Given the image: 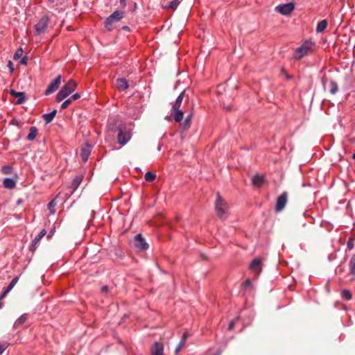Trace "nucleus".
I'll use <instances>...</instances> for the list:
<instances>
[{"instance_id":"4be33fe9","label":"nucleus","mask_w":355,"mask_h":355,"mask_svg":"<svg viewBox=\"0 0 355 355\" xmlns=\"http://www.w3.org/2000/svg\"><path fill=\"white\" fill-rule=\"evenodd\" d=\"M184 93L185 92L183 91L180 94L172 107H175V109L180 108L184 96Z\"/></svg>"},{"instance_id":"5fc2aeb1","label":"nucleus","mask_w":355,"mask_h":355,"mask_svg":"<svg viewBox=\"0 0 355 355\" xmlns=\"http://www.w3.org/2000/svg\"><path fill=\"white\" fill-rule=\"evenodd\" d=\"M353 159L355 160V153L353 154V156H352Z\"/></svg>"},{"instance_id":"c85d7f7f","label":"nucleus","mask_w":355,"mask_h":355,"mask_svg":"<svg viewBox=\"0 0 355 355\" xmlns=\"http://www.w3.org/2000/svg\"><path fill=\"white\" fill-rule=\"evenodd\" d=\"M46 233V232L45 230H42L33 239L34 243H37L42 239V238L44 236Z\"/></svg>"},{"instance_id":"72a5a7b5","label":"nucleus","mask_w":355,"mask_h":355,"mask_svg":"<svg viewBox=\"0 0 355 355\" xmlns=\"http://www.w3.org/2000/svg\"><path fill=\"white\" fill-rule=\"evenodd\" d=\"M179 4V2L178 0H174L170 2L168 7L173 9H175Z\"/></svg>"},{"instance_id":"423d86ee","label":"nucleus","mask_w":355,"mask_h":355,"mask_svg":"<svg viewBox=\"0 0 355 355\" xmlns=\"http://www.w3.org/2000/svg\"><path fill=\"white\" fill-rule=\"evenodd\" d=\"M134 247L138 250L143 251L148 248L149 245L141 234H137L133 240Z\"/></svg>"},{"instance_id":"4468645a","label":"nucleus","mask_w":355,"mask_h":355,"mask_svg":"<svg viewBox=\"0 0 355 355\" xmlns=\"http://www.w3.org/2000/svg\"><path fill=\"white\" fill-rule=\"evenodd\" d=\"M91 153V146L87 144L85 147L81 149L80 155L84 162H87Z\"/></svg>"},{"instance_id":"864d4df0","label":"nucleus","mask_w":355,"mask_h":355,"mask_svg":"<svg viewBox=\"0 0 355 355\" xmlns=\"http://www.w3.org/2000/svg\"><path fill=\"white\" fill-rule=\"evenodd\" d=\"M157 150H161V146H160V145L157 147Z\"/></svg>"},{"instance_id":"a211bd4d","label":"nucleus","mask_w":355,"mask_h":355,"mask_svg":"<svg viewBox=\"0 0 355 355\" xmlns=\"http://www.w3.org/2000/svg\"><path fill=\"white\" fill-rule=\"evenodd\" d=\"M38 130L37 128L32 126L30 128L29 133L27 135V140L33 141L37 135Z\"/></svg>"},{"instance_id":"3c124183","label":"nucleus","mask_w":355,"mask_h":355,"mask_svg":"<svg viewBox=\"0 0 355 355\" xmlns=\"http://www.w3.org/2000/svg\"><path fill=\"white\" fill-rule=\"evenodd\" d=\"M234 327V321H231L228 325V329H232Z\"/></svg>"},{"instance_id":"ea45409f","label":"nucleus","mask_w":355,"mask_h":355,"mask_svg":"<svg viewBox=\"0 0 355 355\" xmlns=\"http://www.w3.org/2000/svg\"><path fill=\"white\" fill-rule=\"evenodd\" d=\"M17 97L18 98L17 101V104H21L24 101V98H25L24 93H23V96H17Z\"/></svg>"},{"instance_id":"cd10ccee","label":"nucleus","mask_w":355,"mask_h":355,"mask_svg":"<svg viewBox=\"0 0 355 355\" xmlns=\"http://www.w3.org/2000/svg\"><path fill=\"white\" fill-rule=\"evenodd\" d=\"M144 178L147 182H152L155 180L156 175L153 173L148 171L146 173Z\"/></svg>"},{"instance_id":"2eb2a0df","label":"nucleus","mask_w":355,"mask_h":355,"mask_svg":"<svg viewBox=\"0 0 355 355\" xmlns=\"http://www.w3.org/2000/svg\"><path fill=\"white\" fill-rule=\"evenodd\" d=\"M163 345L159 343H155L151 349L152 355H164Z\"/></svg>"},{"instance_id":"39448f33","label":"nucleus","mask_w":355,"mask_h":355,"mask_svg":"<svg viewBox=\"0 0 355 355\" xmlns=\"http://www.w3.org/2000/svg\"><path fill=\"white\" fill-rule=\"evenodd\" d=\"M295 9V4L292 2L279 4L275 7V11L283 15H290Z\"/></svg>"},{"instance_id":"c03bdc74","label":"nucleus","mask_w":355,"mask_h":355,"mask_svg":"<svg viewBox=\"0 0 355 355\" xmlns=\"http://www.w3.org/2000/svg\"><path fill=\"white\" fill-rule=\"evenodd\" d=\"M18 280H19V277H15L12 279L10 284L14 287L15 286V284L17 283Z\"/></svg>"},{"instance_id":"bb28decb","label":"nucleus","mask_w":355,"mask_h":355,"mask_svg":"<svg viewBox=\"0 0 355 355\" xmlns=\"http://www.w3.org/2000/svg\"><path fill=\"white\" fill-rule=\"evenodd\" d=\"M341 296L346 300H350L352 299V294L347 289H344L341 292Z\"/></svg>"},{"instance_id":"6e6552de","label":"nucleus","mask_w":355,"mask_h":355,"mask_svg":"<svg viewBox=\"0 0 355 355\" xmlns=\"http://www.w3.org/2000/svg\"><path fill=\"white\" fill-rule=\"evenodd\" d=\"M288 200V193L287 192H283L277 200L275 211L277 212H279L284 209L285 207Z\"/></svg>"},{"instance_id":"a19ab883","label":"nucleus","mask_w":355,"mask_h":355,"mask_svg":"<svg viewBox=\"0 0 355 355\" xmlns=\"http://www.w3.org/2000/svg\"><path fill=\"white\" fill-rule=\"evenodd\" d=\"M10 94L15 96H23V92H17L12 89L10 91Z\"/></svg>"},{"instance_id":"0eeeda50","label":"nucleus","mask_w":355,"mask_h":355,"mask_svg":"<svg viewBox=\"0 0 355 355\" xmlns=\"http://www.w3.org/2000/svg\"><path fill=\"white\" fill-rule=\"evenodd\" d=\"M49 23V17L46 16L42 17L37 24L35 26L36 35H39L43 33L47 28Z\"/></svg>"},{"instance_id":"5701e85b","label":"nucleus","mask_w":355,"mask_h":355,"mask_svg":"<svg viewBox=\"0 0 355 355\" xmlns=\"http://www.w3.org/2000/svg\"><path fill=\"white\" fill-rule=\"evenodd\" d=\"M349 272L355 277V254H354L349 261Z\"/></svg>"},{"instance_id":"ddd939ff","label":"nucleus","mask_w":355,"mask_h":355,"mask_svg":"<svg viewBox=\"0 0 355 355\" xmlns=\"http://www.w3.org/2000/svg\"><path fill=\"white\" fill-rule=\"evenodd\" d=\"M116 87L120 91H124L128 87V83L125 78H119L116 80Z\"/></svg>"},{"instance_id":"49530a36","label":"nucleus","mask_w":355,"mask_h":355,"mask_svg":"<svg viewBox=\"0 0 355 355\" xmlns=\"http://www.w3.org/2000/svg\"><path fill=\"white\" fill-rule=\"evenodd\" d=\"M187 338H188V333L184 332V333L183 334V335H182V338H181L180 341H184V343L185 344V343H186V340H187Z\"/></svg>"},{"instance_id":"6e6d98bb","label":"nucleus","mask_w":355,"mask_h":355,"mask_svg":"<svg viewBox=\"0 0 355 355\" xmlns=\"http://www.w3.org/2000/svg\"><path fill=\"white\" fill-rule=\"evenodd\" d=\"M1 306H2V304H1V303H0V309L1 308Z\"/></svg>"},{"instance_id":"1a4fd4ad","label":"nucleus","mask_w":355,"mask_h":355,"mask_svg":"<svg viewBox=\"0 0 355 355\" xmlns=\"http://www.w3.org/2000/svg\"><path fill=\"white\" fill-rule=\"evenodd\" d=\"M60 83H61V76L59 75L53 81H51L50 83V84L49 85V86L47 87V88L45 91V94L49 95V94L53 93L54 92H55L58 89Z\"/></svg>"},{"instance_id":"473e14b6","label":"nucleus","mask_w":355,"mask_h":355,"mask_svg":"<svg viewBox=\"0 0 355 355\" xmlns=\"http://www.w3.org/2000/svg\"><path fill=\"white\" fill-rule=\"evenodd\" d=\"M184 345L185 344L184 343V341H180L179 344L176 347L175 350V352L176 354H178L182 350V349L183 348Z\"/></svg>"},{"instance_id":"9b49d317","label":"nucleus","mask_w":355,"mask_h":355,"mask_svg":"<svg viewBox=\"0 0 355 355\" xmlns=\"http://www.w3.org/2000/svg\"><path fill=\"white\" fill-rule=\"evenodd\" d=\"M130 132H124L121 128H119L118 133V142L119 144L122 146L125 145L130 139Z\"/></svg>"},{"instance_id":"58836bf2","label":"nucleus","mask_w":355,"mask_h":355,"mask_svg":"<svg viewBox=\"0 0 355 355\" xmlns=\"http://www.w3.org/2000/svg\"><path fill=\"white\" fill-rule=\"evenodd\" d=\"M243 286L245 288H250L251 287V281L249 279H246L243 284Z\"/></svg>"},{"instance_id":"c9c22d12","label":"nucleus","mask_w":355,"mask_h":355,"mask_svg":"<svg viewBox=\"0 0 355 355\" xmlns=\"http://www.w3.org/2000/svg\"><path fill=\"white\" fill-rule=\"evenodd\" d=\"M8 346V345L7 343H0V354H1L6 350Z\"/></svg>"},{"instance_id":"603ef678","label":"nucleus","mask_w":355,"mask_h":355,"mask_svg":"<svg viewBox=\"0 0 355 355\" xmlns=\"http://www.w3.org/2000/svg\"><path fill=\"white\" fill-rule=\"evenodd\" d=\"M101 290H102V291H103V292H105V291H107V286H105L102 287Z\"/></svg>"},{"instance_id":"f704fd0d","label":"nucleus","mask_w":355,"mask_h":355,"mask_svg":"<svg viewBox=\"0 0 355 355\" xmlns=\"http://www.w3.org/2000/svg\"><path fill=\"white\" fill-rule=\"evenodd\" d=\"M191 114H189L188 115L184 121V125L187 127V128H189V125H190V121H191Z\"/></svg>"},{"instance_id":"de8ad7c7","label":"nucleus","mask_w":355,"mask_h":355,"mask_svg":"<svg viewBox=\"0 0 355 355\" xmlns=\"http://www.w3.org/2000/svg\"><path fill=\"white\" fill-rule=\"evenodd\" d=\"M20 63L21 64L26 65L27 64V57L26 56L23 57L20 60Z\"/></svg>"},{"instance_id":"f3484780","label":"nucleus","mask_w":355,"mask_h":355,"mask_svg":"<svg viewBox=\"0 0 355 355\" xmlns=\"http://www.w3.org/2000/svg\"><path fill=\"white\" fill-rule=\"evenodd\" d=\"M28 314L27 313H24V314H22L15 322L14 324V327L15 328L19 327V326H21L23 325L26 322V320H28Z\"/></svg>"},{"instance_id":"2f4dec72","label":"nucleus","mask_w":355,"mask_h":355,"mask_svg":"<svg viewBox=\"0 0 355 355\" xmlns=\"http://www.w3.org/2000/svg\"><path fill=\"white\" fill-rule=\"evenodd\" d=\"M71 103H72V101L70 99V98L68 99H66L61 104V108L66 109Z\"/></svg>"},{"instance_id":"a878e982","label":"nucleus","mask_w":355,"mask_h":355,"mask_svg":"<svg viewBox=\"0 0 355 355\" xmlns=\"http://www.w3.org/2000/svg\"><path fill=\"white\" fill-rule=\"evenodd\" d=\"M56 204H57V202H56L55 198H53V200H51L48 204V209L50 211V214L52 215L55 213V210L54 207L56 205Z\"/></svg>"},{"instance_id":"4c0bfd02","label":"nucleus","mask_w":355,"mask_h":355,"mask_svg":"<svg viewBox=\"0 0 355 355\" xmlns=\"http://www.w3.org/2000/svg\"><path fill=\"white\" fill-rule=\"evenodd\" d=\"M80 98V94H78V93H76V94H73V95L70 97V99H71V100L72 101V102H73V101H74L78 100V98Z\"/></svg>"},{"instance_id":"20e7f679","label":"nucleus","mask_w":355,"mask_h":355,"mask_svg":"<svg viewBox=\"0 0 355 355\" xmlns=\"http://www.w3.org/2000/svg\"><path fill=\"white\" fill-rule=\"evenodd\" d=\"M313 46V42L310 41L304 42L300 46L297 48L294 52L293 57L295 60H300L307 55Z\"/></svg>"},{"instance_id":"b1692460","label":"nucleus","mask_w":355,"mask_h":355,"mask_svg":"<svg viewBox=\"0 0 355 355\" xmlns=\"http://www.w3.org/2000/svg\"><path fill=\"white\" fill-rule=\"evenodd\" d=\"M263 182V178L261 175H254L252 178V183L254 186L260 187Z\"/></svg>"},{"instance_id":"412c9836","label":"nucleus","mask_w":355,"mask_h":355,"mask_svg":"<svg viewBox=\"0 0 355 355\" xmlns=\"http://www.w3.org/2000/svg\"><path fill=\"white\" fill-rule=\"evenodd\" d=\"M327 21L326 19H323L318 23L317 27H316V31L318 33H321L323 31H324L327 27Z\"/></svg>"},{"instance_id":"e433bc0d","label":"nucleus","mask_w":355,"mask_h":355,"mask_svg":"<svg viewBox=\"0 0 355 355\" xmlns=\"http://www.w3.org/2000/svg\"><path fill=\"white\" fill-rule=\"evenodd\" d=\"M347 248L349 250H352L354 248V240L353 239L350 238L347 243Z\"/></svg>"},{"instance_id":"f257e3e1","label":"nucleus","mask_w":355,"mask_h":355,"mask_svg":"<svg viewBox=\"0 0 355 355\" xmlns=\"http://www.w3.org/2000/svg\"><path fill=\"white\" fill-rule=\"evenodd\" d=\"M215 210L217 216L222 220H225L229 216V205L227 202L222 198L219 193H216Z\"/></svg>"},{"instance_id":"dca6fc26","label":"nucleus","mask_w":355,"mask_h":355,"mask_svg":"<svg viewBox=\"0 0 355 355\" xmlns=\"http://www.w3.org/2000/svg\"><path fill=\"white\" fill-rule=\"evenodd\" d=\"M3 185L6 189H12L16 186V182L12 178H6L3 180Z\"/></svg>"},{"instance_id":"9d476101","label":"nucleus","mask_w":355,"mask_h":355,"mask_svg":"<svg viewBox=\"0 0 355 355\" xmlns=\"http://www.w3.org/2000/svg\"><path fill=\"white\" fill-rule=\"evenodd\" d=\"M249 268L250 270L254 272L256 277H257L262 270L261 260L258 258L253 259L250 265Z\"/></svg>"},{"instance_id":"8fccbe9b","label":"nucleus","mask_w":355,"mask_h":355,"mask_svg":"<svg viewBox=\"0 0 355 355\" xmlns=\"http://www.w3.org/2000/svg\"><path fill=\"white\" fill-rule=\"evenodd\" d=\"M8 67L10 69L11 72H12L13 68H12V63L11 61L8 62Z\"/></svg>"},{"instance_id":"7c9ffc66","label":"nucleus","mask_w":355,"mask_h":355,"mask_svg":"<svg viewBox=\"0 0 355 355\" xmlns=\"http://www.w3.org/2000/svg\"><path fill=\"white\" fill-rule=\"evenodd\" d=\"M12 168L10 166H4L1 168V171L4 174H10L12 172Z\"/></svg>"},{"instance_id":"c756f323","label":"nucleus","mask_w":355,"mask_h":355,"mask_svg":"<svg viewBox=\"0 0 355 355\" xmlns=\"http://www.w3.org/2000/svg\"><path fill=\"white\" fill-rule=\"evenodd\" d=\"M22 53H23L22 49L21 48L18 49L14 54L13 59L15 60L19 59L21 57Z\"/></svg>"},{"instance_id":"aec40b11","label":"nucleus","mask_w":355,"mask_h":355,"mask_svg":"<svg viewBox=\"0 0 355 355\" xmlns=\"http://www.w3.org/2000/svg\"><path fill=\"white\" fill-rule=\"evenodd\" d=\"M56 112L57 111L54 110L48 114H43L42 118L46 123H49L53 121V118L56 114Z\"/></svg>"},{"instance_id":"a18cd8bd","label":"nucleus","mask_w":355,"mask_h":355,"mask_svg":"<svg viewBox=\"0 0 355 355\" xmlns=\"http://www.w3.org/2000/svg\"><path fill=\"white\" fill-rule=\"evenodd\" d=\"M187 338H188V333L184 332V333L183 334V335H182V338H181L180 341H184V343L185 344V343H186V340H187Z\"/></svg>"},{"instance_id":"f03ea898","label":"nucleus","mask_w":355,"mask_h":355,"mask_svg":"<svg viewBox=\"0 0 355 355\" xmlns=\"http://www.w3.org/2000/svg\"><path fill=\"white\" fill-rule=\"evenodd\" d=\"M77 84L73 80H69L67 83L61 88L56 95V101L60 102L65 98L72 94L76 89Z\"/></svg>"},{"instance_id":"f8f14e48","label":"nucleus","mask_w":355,"mask_h":355,"mask_svg":"<svg viewBox=\"0 0 355 355\" xmlns=\"http://www.w3.org/2000/svg\"><path fill=\"white\" fill-rule=\"evenodd\" d=\"M171 115L176 122L182 121L184 116L183 112L180 108L175 109V107L171 109Z\"/></svg>"},{"instance_id":"09e8293b","label":"nucleus","mask_w":355,"mask_h":355,"mask_svg":"<svg viewBox=\"0 0 355 355\" xmlns=\"http://www.w3.org/2000/svg\"><path fill=\"white\" fill-rule=\"evenodd\" d=\"M37 243H34V241H33V242H32L31 245H30V247H29L30 250H31V251H33V250H35V248H36V245H37Z\"/></svg>"},{"instance_id":"79ce46f5","label":"nucleus","mask_w":355,"mask_h":355,"mask_svg":"<svg viewBox=\"0 0 355 355\" xmlns=\"http://www.w3.org/2000/svg\"><path fill=\"white\" fill-rule=\"evenodd\" d=\"M12 288L13 286L9 284L6 289L4 291L3 296H5L7 293H8L12 289Z\"/></svg>"},{"instance_id":"6ab92c4d","label":"nucleus","mask_w":355,"mask_h":355,"mask_svg":"<svg viewBox=\"0 0 355 355\" xmlns=\"http://www.w3.org/2000/svg\"><path fill=\"white\" fill-rule=\"evenodd\" d=\"M83 180L82 176H76L72 181L71 187L73 189V192L76 191L78 187L80 186L81 182Z\"/></svg>"},{"instance_id":"7ed1b4c3","label":"nucleus","mask_w":355,"mask_h":355,"mask_svg":"<svg viewBox=\"0 0 355 355\" xmlns=\"http://www.w3.org/2000/svg\"><path fill=\"white\" fill-rule=\"evenodd\" d=\"M123 12L121 10H116L110 15L105 21V28L111 31L114 29V23L119 21L123 17Z\"/></svg>"},{"instance_id":"37998d69","label":"nucleus","mask_w":355,"mask_h":355,"mask_svg":"<svg viewBox=\"0 0 355 355\" xmlns=\"http://www.w3.org/2000/svg\"><path fill=\"white\" fill-rule=\"evenodd\" d=\"M12 288L13 286L9 284L6 289L4 291L3 296H5L7 293H8L12 289Z\"/></svg>"},{"instance_id":"393cba45","label":"nucleus","mask_w":355,"mask_h":355,"mask_svg":"<svg viewBox=\"0 0 355 355\" xmlns=\"http://www.w3.org/2000/svg\"><path fill=\"white\" fill-rule=\"evenodd\" d=\"M329 86V92L331 94H335L338 92V86L335 81L331 80Z\"/></svg>"}]
</instances>
